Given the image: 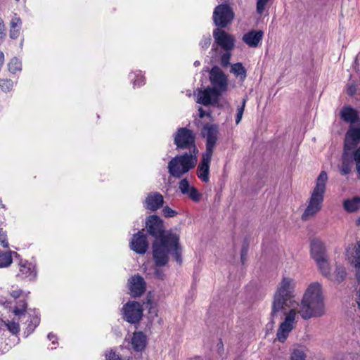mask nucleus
Returning a JSON list of instances; mask_svg holds the SVG:
<instances>
[{
	"mask_svg": "<svg viewBox=\"0 0 360 360\" xmlns=\"http://www.w3.org/2000/svg\"><path fill=\"white\" fill-rule=\"evenodd\" d=\"M40 322V319L37 316H35V317H33L30 321V323L27 325V334H31L32 331L34 330L35 328L39 326Z\"/></svg>",
	"mask_w": 360,
	"mask_h": 360,
	"instance_id": "4c0bfd02",
	"label": "nucleus"
},
{
	"mask_svg": "<svg viewBox=\"0 0 360 360\" xmlns=\"http://www.w3.org/2000/svg\"><path fill=\"white\" fill-rule=\"evenodd\" d=\"M163 202L164 198L162 194L158 193H150L145 201L146 207L150 210H157V209L162 207Z\"/></svg>",
	"mask_w": 360,
	"mask_h": 360,
	"instance_id": "393cba45",
	"label": "nucleus"
},
{
	"mask_svg": "<svg viewBox=\"0 0 360 360\" xmlns=\"http://www.w3.org/2000/svg\"><path fill=\"white\" fill-rule=\"evenodd\" d=\"M179 189L181 194L187 195L193 201L200 200L201 194L200 193L198 188L190 184L188 179H181L179 181Z\"/></svg>",
	"mask_w": 360,
	"mask_h": 360,
	"instance_id": "4be33fe9",
	"label": "nucleus"
},
{
	"mask_svg": "<svg viewBox=\"0 0 360 360\" xmlns=\"http://www.w3.org/2000/svg\"><path fill=\"white\" fill-rule=\"evenodd\" d=\"M296 281L292 276H283L274 295L271 305V316L278 312L298 308L296 300Z\"/></svg>",
	"mask_w": 360,
	"mask_h": 360,
	"instance_id": "20e7f679",
	"label": "nucleus"
},
{
	"mask_svg": "<svg viewBox=\"0 0 360 360\" xmlns=\"http://www.w3.org/2000/svg\"><path fill=\"white\" fill-rule=\"evenodd\" d=\"M5 324L10 332L13 334H18L20 331V325L15 321H7Z\"/></svg>",
	"mask_w": 360,
	"mask_h": 360,
	"instance_id": "e433bc0d",
	"label": "nucleus"
},
{
	"mask_svg": "<svg viewBox=\"0 0 360 360\" xmlns=\"http://www.w3.org/2000/svg\"><path fill=\"white\" fill-rule=\"evenodd\" d=\"M0 245L4 248L9 247L7 233L2 229H0Z\"/></svg>",
	"mask_w": 360,
	"mask_h": 360,
	"instance_id": "ea45409f",
	"label": "nucleus"
},
{
	"mask_svg": "<svg viewBox=\"0 0 360 360\" xmlns=\"http://www.w3.org/2000/svg\"><path fill=\"white\" fill-rule=\"evenodd\" d=\"M5 34V24L1 18H0V43L4 39Z\"/></svg>",
	"mask_w": 360,
	"mask_h": 360,
	"instance_id": "de8ad7c7",
	"label": "nucleus"
},
{
	"mask_svg": "<svg viewBox=\"0 0 360 360\" xmlns=\"http://www.w3.org/2000/svg\"><path fill=\"white\" fill-rule=\"evenodd\" d=\"M325 311L324 291L321 283L311 282L307 285L297 313L304 319L321 316Z\"/></svg>",
	"mask_w": 360,
	"mask_h": 360,
	"instance_id": "f03ea898",
	"label": "nucleus"
},
{
	"mask_svg": "<svg viewBox=\"0 0 360 360\" xmlns=\"http://www.w3.org/2000/svg\"><path fill=\"white\" fill-rule=\"evenodd\" d=\"M200 44L202 49H207L211 44V37L210 35L203 37Z\"/></svg>",
	"mask_w": 360,
	"mask_h": 360,
	"instance_id": "c03bdc74",
	"label": "nucleus"
},
{
	"mask_svg": "<svg viewBox=\"0 0 360 360\" xmlns=\"http://www.w3.org/2000/svg\"><path fill=\"white\" fill-rule=\"evenodd\" d=\"M12 251L2 252L0 250V267H7L13 262Z\"/></svg>",
	"mask_w": 360,
	"mask_h": 360,
	"instance_id": "7c9ffc66",
	"label": "nucleus"
},
{
	"mask_svg": "<svg viewBox=\"0 0 360 360\" xmlns=\"http://www.w3.org/2000/svg\"><path fill=\"white\" fill-rule=\"evenodd\" d=\"M22 21L18 14L12 15L10 21V37L15 39L20 36Z\"/></svg>",
	"mask_w": 360,
	"mask_h": 360,
	"instance_id": "a878e982",
	"label": "nucleus"
},
{
	"mask_svg": "<svg viewBox=\"0 0 360 360\" xmlns=\"http://www.w3.org/2000/svg\"><path fill=\"white\" fill-rule=\"evenodd\" d=\"M344 208L349 212H355L360 209V198H349L344 202Z\"/></svg>",
	"mask_w": 360,
	"mask_h": 360,
	"instance_id": "c756f323",
	"label": "nucleus"
},
{
	"mask_svg": "<svg viewBox=\"0 0 360 360\" xmlns=\"http://www.w3.org/2000/svg\"><path fill=\"white\" fill-rule=\"evenodd\" d=\"M0 86L3 91H11L13 86V82L11 79H0Z\"/></svg>",
	"mask_w": 360,
	"mask_h": 360,
	"instance_id": "58836bf2",
	"label": "nucleus"
},
{
	"mask_svg": "<svg viewBox=\"0 0 360 360\" xmlns=\"http://www.w3.org/2000/svg\"><path fill=\"white\" fill-rule=\"evenodd\" d=\"M22 290H21L20 288H15V289H13L10 292V295H11L13 298L16 299V298H19V297H20V295H22Z\"/></svg>",
	"mask_w": 360,
	"mask_h": 360,
	"instance_id": "49530a36",
	"label": "nucleus"
},
{
	"mask_svg": "<svg viewBox=\"0 0 360 360\" xmlns=\"http://www.w3.org/2000/svg\"><path fill=\"white\" fill-rule=\"evenodd\" d=\"M356 302H357L358 309L360 310V288L359 289V290L357 292Z\"/></svg>",
	"mask_w": 360,
	"mask_h": 360,
	"instance_id": "864d4df0",
	"label": "nucleus"
},
{
	"mask_svg": "<svg viewBox=\"0 0 360 360\" xmlns=\"http://www.w3.org/2000/svg\"><path fill=\"white\" fill-rule=\"evenodd\" d=\"M131 347L135 352H143L147 347L148 338L142 331L134 332L130 339Z\"/></svg>",
	"mask_w": 360,
	"mask_h": 360,
	"instance_id": "5701e85b",
	"label": "nucleus"
},
{
	"mask_svg": "<svg viewBox=\"0 0 360 360\" xmlns=\"http://www.w3.org/2000/svg\"><path fill=\"white\" fill-rule=\"evenodd\" d=\"M146 228L149 233L157 238L161 237L166 231L163 230L162 221L158 216L148 217L146 220Z\"/></svg>",
	"mask_w": 360,
	"mask_h": 360,
	"instance_id": "412c9836",
	"label": "nucleus"
},
{
	"mask_svg": "<svg viewBox=\"0 0 360 360\" xmlns=\"http://www.w3.org/2000/svg\"><path fill=\"white\" fill-rule=\"evenodd\" d=\"M347 276V269L342 264L336 265L333 273L331 272L330 281L336 283H342Z\"/></svg>",
	"mask_w": 360,
	"mask_h": 360,
	"instance_id": "cd10ccee",
	"label": "nucleus"
},
{
	"mask_svg": "<svg viewBox=\"0 0 360 360\" xmlns=\"http://www.w3.org/2000/svg\"><path fill=\"white\" fill-rule=\"evenodd\" d=\"M17 1H18L19 0H16Z\"/></svg>",
	"mask_w": 360,
	"mask_h": 360,
	"instance_id": "13d9d810",
	"label": "nucleus"
},
{
	"mask_svg": "<svg viewBox=\"0 0 360 360\" xmlns=\"http://www.w3.org/2000/svg\"><path fill=\"white\" fill-rule=\"evenodd\" d=\"M354 89H352V88H349L348 89V93L350 94V95H352V94H354Z\"/></svg>",
	"mask_w": 360,
	"mask_h": 360,
	"instance_id": "5fc2aeb1",
	"label": "nucleus"
},
{
	"mask_svg": "<svg viewBox=\"0 0 360 360\" xmlns=\"http://www.w3.org/2000/svg\"><path fill=\"white\" fill-rule=\"evenodd\" d=\"M154 273L157 278L163 279L165 277L164 272L162 269H160V266L155 267Z\"/></svg>",
	"mask_w": 360,
	"mask_h": 360,
	"instance_id": "09e8293b",
	"label": "nucleus"
},
{
	"mask_svg": "<svg viewBox=\"0 0 360 360\" xmlns=\"http://www.w3.org/2000/svg\"><path fill=\"white\" fill-rule=\"evenodd\" d=\"M22 69V63L18 58H13L8 63V70L10 72L16 73Z\"/></svg>",
	"mask_w": 360,
	"mask_h": 360,
	"instance_id": "473e14b6",
	"label": "nucleus"
},
{
	"mask_svg": "<svg viewBox=\"0 0 360 360\" xmlns=\"http://www.w3.org/2000/svg\"><path fill=\"white\" fill-rule=\"evenodd\" d=\"M202 134L206 139V148L205 152L213 155V150L219 139V126L207 124L202 127Z\"/></svg>",
	"mask_w": 360,
	"mask_h": 360,
	"instance_id": "ddd939ff",
	"label": "nucleus"
},
{
	"mask_svg": "<svg viewBox=\"0 0 360 360\" xmlns=\"http://www.w3.org/2000/svg\"><path fill=\"white\" fill-rule=\"evenodd\" d=\"M328 181L327 172L321 171L316 180L310 197L308 198L307 207L302 213V218L303 220H309V219L313 218L321 211L324 201V194L326 191Z\"/></svg>",
	"mask_w": 360,
	"mask_h": 360,
	"instance_id": "39448f33",
	"label": "nucleus"
},
{
	"mask_svg": "<svg viewBox=\"0 0 360 360\" xmlns=\"http://www.w3.org/2000/svg\"><path fill=\"white\" fill-rule=\"evenodd\" d=\"M131 250L138 254H144L147 252L149 247V243L147 236L143 232H138L133 234L129 242Z\"/></svg>",
	"mask_w": 360,
	"mask_h": 360,
	"instance_id": "dca6fc26",
	"label": "nucleus"
},
{
	"mask_svg": "<svg viewBox=\"0 0 360 360\" xmlns=\"http://www.w3.org/2000/svg\"><path fill=\"white\" fill-rule=\"evenodd\" d=\"M310 255L321 275L330 280L331 266L330 259L327 254L326 246L321 240L314 239L311 240Z\"/></svg>",
	"mask_w": 360,
	"mask_h": 360,
	"instance_id": "0eeeda50",
	"label": "nucleus"
},
{
	"mask_svg": "<svg viewBox=\"0 0 360 360\" xmlns=\"http://www.w3.org/2000/svg\"><path fill=\"white\" fill-rule=\"evenodd\" d=\"M269 0H257L256 4V10L259 14H262L265 6L268 4Z\"/></svg>",
	"mask_w": 360,
	"mask_h": 360,
	"instance_id": "a19ab883",
	"label": "nucleus"
},
{
	"mask_svg": "<svg viewBox=\"0 0 360 360\" xmlns=\"http://www.w3.org/2000/svg\"><path fill=\"white\" fill-rule=\"evenodd\" d=\"M233 18V11L227 4L218 5L213 12V20L218 27H226Z\"/></svg>",
	"mask_w": 360,
	"mask_h": 360,
	"instance_id": "f8f14e48",
	"label": "nucleus"
},
{
	"mask_svg": "<svg viewBox=\"0 0 360 360\" xmlns=\"http://www.w3.org/2000/svg\"><path fill=\"white\" fill-rule=\"evenodd\" d=\"M198 112L200 118H203V117H205V115H209V114H207L206 112H205L202 108H200L198 109Z\"/></svg>",
	"mask_w": 360,
	"mask_h": 360,
	"instance_id": "3c124183",
	"label": "nucleus"
},
{
	"mask_svg": "<svg viewBox=\"0 0 360 360\" xmlns=\"http://www.w3.org/2000/svg\"><path fill=\"white\" fill-rule=\"evenodd\" d=\"M129 79L132 80L133 86H141L145 84V78L141 70H137L135 72H131L129 75Z\"/></svg>",
	"mask_w": 360,
	"mask_h": 360,
	"instance_id": "2f4dec72",
	"label": "nucleus"
},
{
	"mask_svg": "<svg viewBox=\"0 0 360 360\" xmlns=\"http://www.w3.org/2000/svg\"><path fill=\"white\" fill-rule=\"evenodd\" d=\"M354 165L360 178V127L351 126L345 135L342 165L340 167L341 174H350Z\"/></svg>",
	"mask_w": 360,
	"mask_h": 360,
	"instance_id": "7ed1b4c3",
	"label": "nucleus"
},
{
	"mask_svg": "<svg viewBox=\"0 0 360 360\" xmlns=\"http://www.w3.org/2000/svg\"><path fill=\"white\" fill-rule=\"evenodd\" d=\"M105 360H122L118 354H116L115 352L110 350L107 352L105 354Z\"/></svg>",
	"mask_w": 360,
	"mask_h": 360,
	"instance_id": "79ce46f5",
	"label": "nucleus"
},
{
	"mask_svg": "<svg viewBox=\"0 0 360 360\" xmlns=\"http://www.w3.org/2000/svg\"><path fill=\"white\" fill-rule=\"evenodd\" d=\"M19 270L18 276L22 279L32 281L37 278L36 265L28 260H20L19 262Z\"/></svg>",
	"mask_w": 360,
	"mask_h": 360,
	"instance_id": "aec40b11",
	"label": "nucleus"
},
{
	"mask_svg": "<svg viewBox=\"0 0 360 360\" xmlns=\"http://www.w3.org/2000/svg\"><path fill=\"white\" fill-rule=\"evenodd\" d=\"M212 155L204 152L202 159L197 167V175L200 181L208 182L210 181V168Z\"/></svg>",
	"mask_w": 360,
	"mask_h": 360,
	"instance_id": "a211bd4d",
	"label": "nucleus"
},
{
	"mask_svg": "<svg viewBox=\"0 0 360 360\" xmlns=\"http://www.w3.org/2000/svg\"><path fill=\"white\" fill-rule=\"evenodd\" d=\"M356 224L360 226V217L357 219L356 220Z\"/></svg>",
	"mask_w": 360,
	"mask_h": 360,
	"instance_id": "6e6d98bb",
	"label": "nucleus"
},
{
	"mask_svg": "<svg viewBox=\"0 0 360 360\" xmlns=\"http://www.w3.org/2000/svg\"><path fill=\"white\" fill-rule=\"evenodd\" d=\"M194 65H195V66L200 65V63H199V62H198V60H196V61L194 63Z\"/></svg>",
	"mask_w": 360,
	"mask_h": 360,
	"instance_id": "4d7b16f0",
	"label": "nucleus"
},
{
	"mask_svg": "<svg viewBox=\"0 0 360 360\" xmlns=\"http://www.w3.org/2000/svg\"><path fill=\"white\" fill-rule=\"evenodd\" d=\"M128 288L131 296H141L146 289V283L141 276L135 275L128 280Z\"/></svg>",
	"mask_w": 360,
	"mask_h": 360,
	"instance_id": "f3484780",
	"label": "nucleus"
},
{
	"mask_svg": "<svg viewBox=\"0 0 360 360\" xmlns=\"http://www.w3.org/2000/svg\"><path fill=\"white\" fill-rule=\"evenodd\" d=\"M162 212L165 217H173L177 214L176 211L172 210L169 207H165L162 210Z\"/></svg>",
	"mask_w": 360,
	"mask_h": 360,
	"instance_id": "37998d69",
	"label": "nucleus"
},
{
	"mask_svg": "<svg viewBox=\"0 0 360 360\" xmlns=\"http://www.w3.org/2000/svg\"><path fill=\"white\" fill-rule=\"evenodd\" d=\"M210 82L212 88L217 100L222 93L226 92L227 89V79L222 70L219 67H213L210 71Z\"/></svg>",
	"mask_w": 360,
	"mask_h": 360,
	"instance_id": "1a4fd4ad",
	"label": "nucleus"
},
{
	"mask_svg": "<svg viewBox=\"0 0 360 360\" xmlns=\"http://www.w3.org/2000/svg\"><path fill=\"white\" fill-rule=\"evenodd\" d=\"M285 315V319L280 324L277 330V340L280 342H285L290 331L295 325L296 315L298 314L297 309H291L282 311Z\"/></svg>",
	"mask_w": 360,
	"mask_h": 360,
	"instance_id": "6e6552de",
	"label": "nucleus"
},
{
	"mask_svg": "<svg viewBox=\"0 0 360 360\" xmlns=\"http://www.w3.org/2000/svg\"><path fill=\"white\" fill-rule=\"evenodd\" d=\"M231 58V55L229 53H224V55L221 56V65L223 66H227L229 65V60Z\"/></svg>",
	"mask_w": 360,
	"mask_h": 360,
	"instance_id": "a18cd8bd",
	"label": "nucleus"
},
{
	"mask_svg": "<svg viewBox=\"0 0 360 360\" xmlns=\"http://www.w3.org/2000/svg\"><path fill=\"white\" fill-rule=\"evenodd\" d=\"M122 318L131 324H136L143 316V309L139 302L129 301L122 308Z\"/></svg>",
	"mask_w": 360,
	"mask_h": 360,
	"instance_id": "9d476101",
	"label": "nucleus"
},
{
	"mask_svg": "<svg viewBox=\"0 0 360 360\" xmlns=\"http://www.w3.org/2000/svg\"><path fill=\"white\" fill-rule=\"evenodd\" d=\"M246 102H247V99L243 98L242 101L241 105L238 106L237 112H236V124H239V123L242 119V117L244 113V109H245V107L246 105Z\"/></svg>",
	"mask_w": 360,
	"mask_h": 360,
	"instance_id": "c9c22d12",
	"label": "nucleus"
},
{
	"mask_svg": "<svg viewBox=\"0 0 360 360\" xmlns=\"http://www.w3.org/2000/svg\"><path fill=\"white\" fill-rule=\"evenodd\" d=\"M345 257L350 265L356 269V276L360 283V240L350 243L345 248Z\"/></svg>",
	"mask_w": 360,
	"mask_h": 360,
	"instance_id": "9b49d317",
	"label": "nucleus"
},
{
	"mask_svg": "<svg viewBox=\"0 0 360 360\" xmlns=\"http://www.w3.org/2000/svg\"><path fill=\"white\" fill-rule=\"evenodd\" d=\"M4 60H5L4 53H2L1 51H0V70L4 63Z\"/></svg>",
	"mask_w": 360,
	"mask_h": 360,
	"instance_id": "8fccbe9b",
	"label": "nucleus"
},
{
	"mask_svg": "<svg viewBox=\"0 0 360 360\" xmlns=\"http://www.w3.org/2000/svg\"><path fill=\"white\" fill-rule=\"evenodd\" d=\"M231 72L237 77H240L242 80H244L247 77V70L241 63H233V65L231 66Z\"/></svg>",
	"mask_w": 360,
	"mask_h": 360,
	"instance_id": "c85d7f7f",
	"label": "nucleus"
},
{
	"mask_svg": "<svg viewBox=\"0 0 360 360\" xmlns=\"http://www.w3.org/2000/svg\"><path fill=\"white\" fill-rule=\"evenodd\" d=\"M180 236L172 230L166 231L157 238L153 243V258L156 266L167 265L169 259V252L177 263L182 262V249L179 244Z\"/></svg>",
	"mask_w": 360,
	"mask_h": 360,
	"instance_id": "f257e3e1",
	"label": "nucleus"
},
{
	"mask_svg": "<svg viewBox=\"0 0 360 360\" xmlns=\"http://www.w3.org/2000/svg\"><path fill=\"white\" fill-rule=\"evenodd\" d=\"M264 32L262 30H251L243 36V41L250 47H257L261 43Z\"/></svg>",
	"mask_w": 360,
	"mask_h": 360,
	"instance_id": "b1692460",
	"label": "nucleus"
},
{
	"mask_svg": "<svg viewBox=\"0 0 360 360\" xmlns=\"http://www.w3.org/2000/svg\"><path fill=\"white\" fill-rule=\"evenodd\" d=\"M194 95L196 98V102L203 105H208L218 102L211 86H207L205 89H198L194 92Z\"/></svg>",
	"mask_w": 360,
	"mask_h": 360,
	"instance_id": "6ab92c4d",
	"label": "nucleus"
},
{
	"mask_svg": "<svg viewBox=\"0 0 360 360\" xmlns=\"http://www.w3.org/2000/svg\"><path fill=\"white\" fill-rule=\"evenodd\" d=\"M198 150L196 147L184 154L176 155L168 162V172L172 177L181 178L191 169L194 168L198 162Z\"/></svg>",
	"mask_w": 360,
	"mask_h": 360,
	"instance_id": "423d86ee",
	"label": "nucleus"
},
{
	"mask_svg": "<svg viewBox=\"0 0 360 360\" xmlns=\"http://www.w3.org/2000/svg\"><path fill=\"white\" fill-rule=\"evenodd\" d=\"M27 304L25 302H20L18 305L15 306L13 309V312L15 316H20L25 314L27 309Z\"/></svg>",
	"mask_w": 360,
	"mask_h": 360,
	"instance_id": "72a5a7b5",
	"label": "nucleus"
},
{
	"mask_svg": "<svg viewBox=\"0 0 360 360\" xmlns=\"http://www.w3.org/2000/svg\"><path fill=\"white\" fill-rule=\"evenodd\" d=\"M48 338L51 341H52L53 344L54 345L56 340H57V338L56 337V335L54 334L50 333L48 335Z\"/></svg>",
	"mask_w": 360,
	"mask_h": 360,
	"instance_id": "603ef678",
	"label": "nucleus"
},
{
	"mask_svg": "<svg viewBox=\"0 0 360 360\" xmlns=\"http://www.w3.org/2000/svg\"><path fill=\"white\" fill-rule=\"evenodd\" d=\"M342 120L346 122H350L352 124L359 122V115L356 110L350 108V106H345L340 112Z\"/></svg>",
	"mask_w": 360,
	"mask_h": 360,
	"instance_id": "bb28decb",
	"label": "nucleus"
},
{
	"mask_svg": "<svg viewBox=\"0 0 360 360\" xmlns=\"http://www.w3.org/2000/svg\"><path fill=\"white\" fill-rule=\"evenodd\" d=\"M291 360H306V354L302 348H296L291 355Z\"/></svg>",
	"mask_w": 360,
	"mask_h": 360,
	"instance_id": "f704fd0d",
	"label": "nucleus"
},
{
	"mask_svg": "<svg viewBox=\"0 0 360 360\" xmlns=\"http://www.w3.org/2000/svg\"><path fill=\"white\" fill-rule=\"evenodd\" d=\"M213 37L215 43L221 46L223 49L229 51L233 49L235 44L233 36L226 32V31L216 28L213 31Z\"/></svg>",
	"mask_w": 360,
	"mask_h": 360,
	"instance_id": "2eb2a0df",
	"label": "nucleus"
},
{
	"mask_svg": "<svg viewBox=\"0 0 360 360\" xmlns=\"http://www.w3.org/2000/svg\"><path fill=\"white\" fill-rule=\"evenodd\" d=\"M195 135L188 128H179L174 136V143L179 148L193 149L195 144Z\"/></svg>",
	"mask_w": 360,
	"mask_h": 360,
	"instance_id": "4468645a",
	"label": "nucleus"
}]
</instances>
